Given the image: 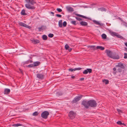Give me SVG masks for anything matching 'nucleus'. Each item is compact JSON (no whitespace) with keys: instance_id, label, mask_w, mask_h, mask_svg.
<instances>
[{"instance_id":"1","label":"nucleus","mask_w":127,"mask_h":127,"mask_svg":"<svg viewBox=\"0 0 127 127\" xmlns=\"http://www.w3.org/2000/svg\"><path fill=\"white\" fill-rule=\"evenodd\" d=\"M26 4L25 5V7L29 9H34L35 7L33 5L36 3L34 0H25Z\"/></svg>"},{"instance_id":"2","label":"nucleus","mask_w":127,"mask_h":127,"mask_svg":"<svg viewBox=\"0 0 127 127\" xmlns=\"http://www.w3.org/2000/svg\"><path fill=\"white\" fill-rule=\"evenodd\" d=\"M105 52L108 56L113 59H118L120 58V57L116 53H113L109 50H106Z\"/></svg>"},{"instance_id":"3","label":"nucleus","mask_w":127,"mask_h":127,"mask_svg":"<svg viewBox=\"0 0 127 127\" xmlns=\"http://www.w3.org/2000/svg\"><path fill=\"white\" fill-rule=\"evenodd\" d=\"M89 101V107L92 108H94L96 106L97 103L95 100L92 99L90 100Z\"/></svg>"},{"instance_id":"4","label":"nucleus","mask_w":127,"mask_h":127,"mask_svg":"<svg viewBox=\"0 0 127 127\" xmlns=\"http://www.w3.org/2000/svg\"><path fill=\"white\" fill-rule=\"evenodd\" d=\"M81 105H83L86 109H88L90 107L89 101L84 100L82 102Z\"/></svg>"},{"instance_id":"5","label":"nucleus","mask_w":127,"mask_h":127,"mask_svg":"<svg viewBox=\"0 0 127 127\" xmlns=\"http://www.w3.org/2000/svg\"><path fill=\"white\" fill-rule=\"evenodd\" d=\"M49 114V113L48 111H44L41 113V116L42 118L46 119L47 118Z\"/></svg>"},{"instance_id":"6","label":"nucleus","mask_w":127,"mask_h":127,"mask_svg":"<svg viewBox=\"0 0 127 127\" xmlns=\"http://www.w3.org/2000/svg\"><path fill=\"white\" fill-rule=\"evenodd\" d=\"M82 96V95L78 96L75 97L73 100L71 101V103H76L77 101L80 100Z\"/></svg>"},{"instance_id":"7","label":"nucleus","mask_w":127,"mask_h":127,"mask_svg":"<svg viewBox=\"0 0 127 127\" xmlns=\"http://www.w3.org/2000/svg\"><path fill=\"white\" fill-rule=\"evenodd\" d=\"M68 115L70 118L71 119L74 118L75 116V114L73 111H70Z\"/></svg>"},{"instance_id":"8","label":"nucleus","mask_w":127,"mask_h":127,"mask_svg":"<svg viewBox=\"0 0 127 127\" xmlns=\"http://www.w3.org/2000/svg\"><path fill=\"white\" fill-rule=\"evenodd\" d=\"M18 24L20 26L24 27L28 29H30L31 28L30 26L20 22H18Z\"/></svg>"},{"instance_id":"9","label":"nucleus","mask_w":127,"mask_h":127,"mask_svg":"<svg viewBox=\"0 0 127 127\" xmlns=\"http://www.w3.org/2000/svg\"><path fill=\"white\" fill-rule=\"evenodd\" d=\"M92 71V70L91 69L87 68L83 72V74H87L88 72H89V73H91Z\"/></svg>"},{"instance_id":"10","label":"nucleus","mask_w":127,"mask_h":127,"mask_svg":"<svg viewBox=\"0 0 127 127\" xmlns=\"http://www.w3.org/2000/svg\"><path fill=\"white\" fill-rule=\"evenodd\" d=\"M36 76L38 78L42 79L44 78V75L43 74L39 73L36 74Z\"/></svg>"},{"instance_id":"11","label":"nucleus","mask_w":127,"mask_h":127,"mask_svg":"<svg viewBox=\"0 0 127 127\" xmlns=\"http://www.w3.org/2000/svg\"><path fill=\"white\" fill-rule=\"evenodd\" d=\"M116 67H120L123 69H124L125 68V66L123 65V64L121 63H118V65H116Z\"/></svg>"},{"instance_id":"12","label":"nucleus","mask_w":127,"mask_h":127,"mask_svg":"<svg viewBox=\"0 0 127 127\" xmlns=\"http://www.w3.org/2000/svg\"><path fill=\"white\" fill-rule=\"evenodd\" d=\"M31 41L32 42V43H33L34 44H36L40 42L39 41V40L37 39H32L31 40Z\"/></svg>"},{"instance_id":"13","label":"nucleus","mask_w":127,"mask_h":127,"mask_svg":"<svg viewBox=\"0 0 127 127\" xmlns=\"http://www.w3.org/2000/svg\"><path fill=\"white\" fill-rule=\"evenodd\" d=\"M10 91V89H5L4 91V94H8L9 93Z\"/></svg>"},{"instance_id":"14","label":"nucleus","mask_w":127,"mask_h":127,"mask_svg":"<svg viewBox=\"0 0 127 127\" xmlns=\"http://www.w3.org/2000/svg\"><path fill=\"white\" fill-rule=\"evenodd\" d=\"M80 25L82 26H86L88 25V23L87 22L84 21H82L80 22Z\"/></svg>"},{"instance_id":"15","label":"nucleus","mask_w":127,"mask_h":127,"mask_svg":"<svg viewBox=\"0 0 127 127\" xmlns=\"http://www.w3.org/2000/svg\"><path fill=\"white\" fill-rule=\"evenodd\" d=\"M66 8L67 10L68 11L73 12L74 11L73 9L70 7H67Z\"/></svg>"},{"instance_id":"16","label":"nucleus","mask_w":127,"mask_h":127,"mask_svg":"<svg viewBox=\"0 0 127 127\" xmlns=\"http://www.w3.org/2000/svg\"><path fill=\"white\" fill-rule=\"evenodd\" d=\"M40 64V62L39 61L34 62L33 63L34 66L35 67L38 66Z\"/></svg>"},{"instance_id":"17","label":"nucleus","mask_w":127,"mask_h":127,"mask_svg":"<svg viewBox=\"0 0 127 127\" xmlns=\"http://www.w3.org/2000/svg\"><path fill=\"white\" fill-rule=\"evenodd\" d=\"M76 15L77 16L82 17L84 18H85V19H88V17H86L85 16H84L83 15H81L78 14H76Z\"/></svg>"},{"instance_id":"18","label":"nucleus","mask_w":127,"mask_h":127,"mask_svg":"<svg viewBox=\"0 0 127 127\" xmlns=\"http://www.w3.org/2000/svg\"><path fill=\"white\" fill-rule=\"evenodd\" d=\"M93 22L96 24L99 25L100 26H102L103 24L102 23H100L98 21L96 20H94L93 21Z\"/></svg>"},{"instance_id":"19","label":"nucleus","mask_w":127,"mask_h":127,"mask_svg":"<svg viewBox=\"0 0 127 127\" xmlns=\"http://www.w3.org/2000/svg\"><path fill=\"white\" fill-rule=\"evenodd\" d=\"M104 49V47L100 46H97L96 48V49H100L101 50H103Z\"/></svg>"},{"instance_id":"20","label":"nucleus","mask_w":127,"mask_h":127,"mask_svg":"<svg viewBox=\"0 0 127 127\" xmlns=\"http://www.w3.org/2000/svg\"><path fill=\"white\" fill-rule=\"evenodd\" d=\"M110 32V33L112 35V36H116L117 35V33H116L115 32Z\"/></svg>"},{"instance_id":"21","label":"nucleus","mask_w":127,"mask_h":127,"mask_svg":"<svg viewBox=\"0 0 127 127\" xmlns=\"http://www.w3.org/2000/svg\"><path fill=\"white\" fill-rule=\"evenodd\" d=\"M21 14L23 15H27V14L25 13V11L24 9H23L22 11Z\"/></svg>"},{"instance_id":"22","label":"nucleus","mask_w":127,"mask_h":127,"mask_svg":"<svg viewBox=\"0 0 127 127\" xmlns=\"http://www.w3.org/2000/svg\"><path fill=\"white\" fill-rule=\"evenodd\" d=\"M59 26L60 27H62V20H60L59 22Z\"/></svg>"},{"instance_id":"23","label":"nucleus","mask_w":127,"mask_h":127,"mask_svg":"<svg viewBox=\"0 0 127 127\" xmlns=\"http://www.w3.org/2000/svg\"><path fill=\"white\" fill-rule=\"evenodd\" d=\"M103 82L104 83L106 84H107L109 83V81L108 80L104 79L102 80Z\"/></svg>"},{"instance_id":"24","label":"nucleus","mask_w":127,"mask_h":127,"mask_svg":"<svg viewBox=\"0 0 127 127\" xmlns=\"http://www.w3.org/2000/svg\"><path fill=\"white\" fill-rule=\"evenodd\" d=\"M42 38L43 40H46L47 39V37L46 35H44L42 36Z\"/></svg>"},{"instance_id":"25","label":"nucleus","mask_w":127,"mask_h":127,"mask_svg":"<svg viewBox=\"0 0 127 127\" xmlns=\"http://www.w3.org/2000/svg\"><path fill=\"white\" fill-rule=\"evenodd\" d=\"M98 9L99 10H100L102 11H106V9L105 8H100Z\"/></svg>"},{"instance_id":"26","label":"nucleus","mask_w":127,"mask_h":127,"mask_svg":"<svg viewBox=\"0 0 127 127\" xmlns=\"http://www.w3.org/2000/svg\"><path fill=\"white\" fill-rule=\"evenodd\" d=\"M70 23L72 24L76 25L77 24L76 23V22L75 21H72L70 22Z\"/></svg>"},{"instance_id":"27","label":"nucleus","mask_w":127,"mask_h":127,"mask_svg":"<svg viewBox=\"0 0 127 127\" xmlns=\"http://www.w3.org/2000/svg\"><path fill=\"white\" fill-rule=\"evenodd\" d=\"M22 125L20 124H14L12 125V126L14 127H18L19 126H22Z\"/></svg>"},{"instance_id":"28","label":"nucleus","mask_w":127,"mask_h":127,"mask_svg":"<svg viewBox=\"0 0 127 127\" xmlns=\"http://www.w3.org/2000/svg\"><path fill=\"white\" fill-rule=\"evenodd\" d=\"M62 93L61 92H58L56 94V95L58 96L62 95Z\"/></svg>"},{"instance_id":"29","label":"nucleus","mask_w":127,"mask_h":127,"mask_svg":"<svg viewBox=\"0 0 127 127\" xmlns=\"http://www.w3.org/2000/svg\"><path fill=\"white\" fill-rule=\"evenodd\" d=\"M107 37L106 35L105 34H103L102 35V37L103 39H105Z\"/></svg>"},{"instance_id":"30","label":"nucleus","mask_w":127,"mask_h":127,"mask_svg":"<svg viewBox=\"0 0 127 127\" xmlns=\"http://www.w3.org/2000/svg\"><path fill=\"white\" fill-rule=\"evenodd\" d=\"M95 46H89L88 47L92 48L94 50H96V48H95Z\"/></svg>"},{"instance_id":"31","label":"nucleus","mask_w":127,"mask_h":127,"mask_svg":"<svg viewBox=\"0 0 127 127\" xmlns=\"http://www.w3.org/2000/svg\"><path fill=\"white\" fill-rule=\"evenodd\" d=\"M38 114V113L36 111L33 113L32 115L34 116H37Z\"/></svg>"},{"instance_id":"32","label":"nucleus","mask_w":127,"mask_h":127,"mask_svg":"<svg viewBox=\"0 0 127 127\" xmlns=\"http://www.w3.org/2000/svg\"><path fill=\"white\" fill-rule=\"evenodd\" d=\"M65 48L66 50H67L69 48V46L68 44H66L65 46Z\"/></svg>"},{"instance_id":"33","label":"nucleus","mask_w":127,"mask_h":127,"mask_svg":"<svg viewBox=\"0 0 127 127\" xmlns=\"http://www.w3.org/2000/svg\"><path fill=\"white\" fill-rule=\"evenodd\" d=\"M116 36L120 38L123 39V38L122 36L118 34V33H117Z\"/></svg>"},{"instance_id":"34","label":"nucleus","mask_w":127,"mask_h":127,"mask_svg":"<svg viewBox=\"0 0 127 127\" xmlns=\"http://www.w3.org/2000/svg\"><path fill=\"white\" fill-rule=\"evenodd\" d=\"M54 34H53L50 33L48 35V36L49 37L52 38L53 37Z\"/></svg>"},{"instance_id":"35","label":"nucleus","mask_w":127,"mask_h":127,"mask_svg":"<svg viewBox=\"0 0 127 127\" xmlns=\"http://www.w3.org/2000/svg\"><path fill=\"white\" fill-rule=\"evenodd\" d=\"M67 25V23L66 21H64L63 23V26L64 27H65Z\"/></svg>"},{"instance_id":"36","label":"nucleus","mask_w":127,"mask_h":127,"mask_svg":"<svg viewBox=\"0 0 127 127\" xmlns=\"http://www.w3.org/2000/svg\"><path fill=\"white\" fill-rule=\"evenodd\" d=\"M121 68L118 67V69H117V70L119 72H121L122 71V69Z\"/></svg>"},{"instance_id":"37","label":"nucleus","mask_w":127,"mask_h":127,"mask_svg":"<svg viewBox=\"0 0 127 127\" xmlns=\"http://www.w3.org/2000/svg\"><path fill=\"white\" fill-rule=\"evenodd\" d=\"M75 71L76 70H81L82 68L81 67H78L74 68Z\"/></svg>"},{"instance_id":"38","label":"nucleus","mask_w":127,"mask_h":127,"mask_svg":"<svg viewBox=\"0 0 127 127\" xmlns=\"http://www.w3.org/2000/svg\"><path fill=\"white\" fill-rule=\"evenodd\" d=\"M75 18L77 19V20L79 21L82 20V19L79 17H75Z\"/></svg>"},{"instance_id":"39","label":"nucleus","mask_w":127,"mask_h":127,"mask_svg":"<svg viewBox=\"0 0 127 127\" xmlns=\"http://www.w3.org/2000/svg\"><path fill=\"white\" fill-rule=\"evenodd\" d=\"M28 67H34V66L33 64H30L29 65H28Z\"/></svg>"},{"instance_id":"40","label":"nucleus","mask_w":127,"mask_h":127,"mask_svg":"<svg viewBox=\"0 0 127 127\" xmlns=\"http://www.w3.org/2000/svg\"><path fill=\"white\" fill-rule=\"evenodd\" d=\"M57 10L59 12H61L62 11V10L60 8H57Z\"/></svg>"},{"instance_id":"41","label":"nucleus","mask_w":127,"mask_h":127,"mask_svg":"<svg viewBox=\"0 0 127 127\" xmlns=\"http://www.w3.org/2000/svg\"><path fill=\"white\" fill-rule=\"evenodd\" d=\"M68 70L69 71H71V72L75 71L74 68L72 69V68H70Z\"/></svg>"},{"instance_id":"42","label":"nucleus","mask_w":127,"mask_h":127,"mask_svg":"<svg viewBox=\"0 0 127 127\" xmlns=\"http://www.w3.org/2000/svg\"><path fill=\"white\" fill-rule=\"evenodd\" d=\"M124 59H127V53H125L124 54Z\"/></svg>"},{"instance_id":"43","label":"nucleus","mask_w":127,"mask_h":127,"mask_svg":"<svg viewBox=\"0 0 127 127\" xmlns=\"http://www.w3.org/2000/svg\"><path fill=\"white\" fill-rule=\"evenodd\" d=\"M117 123L118 124L121 125L122 124V123L120 121H118L117 122Z\"/></svg>"},{"instance_id":"44","label":"nucleus","mask_w":127,"mask_h":127,"mask_svg":"<svg viewBox=\"0 0 127 127\" xmlns=\"http://www.w3.org/2000/svg\"><path fill=\"white\" fill-rule=\"evenodd\" d=\"M42 26L41 27L38 28V30L39 31H41L42 30Z\"/></svg>"},{"instance_id":"45","label":"nucleus","mask_w":127,"mask_h":127,"mask_svg":"<svg viewBox=\"0 0 127 127\" xmlns=\"http://www.w3.org/2000/svg\"><path fill=\"white\" fill-rule=\"evenodd\" d=\"M56 16L59 17H62V15H61L59 14H56Z\"/></svg>"},{"instance_id":"46","label":"nucleus","mask_w":127,"mask_h":127,"mask_svg":"<svg viewBox=\"0 0 127 127\" xmlns=\"http://www.w3.org/2000/svg\"><path fill=\"white\" fill-rule=\"evenodd\" d=\"M25 63L26 64H28L30 63L29 61L28 60V61H26Z\"/></svg>"},{"instance_id":"47","label":"nucleus","mask_w":127,"mask_h":127,"mask_svg":"<svg viewBox=\"0 0 127 127\" xmlns=\"http://www.w3.org/2000/svg\"><path fill=\"white\" fill-rule=\"evenodd\" d=\"M84 78H80V81H82L84 80Z\"/></svg>"},{"instance_id":"48","label":"nucleus","mask_w":127,"mask_h":127,"mask_svg":"<svg viewBox=\"0 0 127 127\" xmlns=\"http://www.w3.org/2000/svg\"><path fill=\"white\" fill-rule=\"evenodd\" d=\"M117 111L119 112H122V110L119 109H117Z\"/></svg>"},{"instance_id":"49","label":"nucleus","mask_w":127,"mask_h":127,"mask_svg":"<svg viewBox=\"0 0 127 127\" xmlns=\"http://www.w3.org/2000/svg\"><path fill=\"white\" fill-rule=\"evenodd\" d=\"M71 78L72 79H74L75 78V77L74 76H71Z\"/></svg>"},{"instance_id":"50","label":"nucleus","mask_w":127,"mask_h":127,"mask_svg":"<svg viewBox=\"0 0 127 127\" xmlns=\"http://www.w3.org/2000/svg\"><path fill=\"white\" fill-rule=\"evenodd\" d=\"M116 69L115 67H114L113 68V70L114 71H116Z\"/></svg>"},{"instance_id":"51","label":"nucleus","mask_w":127,"mask_h":127,"mask_svg":"<svg viewBox=\"0 0 127 127\" xmlns=\"http://www.w3.org/2000/svg\"><path fill=\"white\" fill-rule=\"evenodd\" d=\"M72 50V49L71 48H70L69 49H68V51L69 52H70L71 50Z\"/></svg>"},{"instance_id":"52","label":"nucleus","mask_w":127,"mask_h":127,"mask_svg":"<svg viewBox=\"0 0 127 127\" xmlns=\"http://www.w3.org/2000/svg\"><path fill=\"white\" fill-rule=\"evenodd\" d=\"M29 61L30 63H32L33 62V61L32 60H29Z\"/></svg>"},{"instance_id":"53","label":"nucleus","mask_w":127,"mask_h":127,"mask_svg":"<svg viewBox=\"0 0 127 127\" xmlns=\"http://www.w3.org/2000/svg\"><path fill=\"white\" fill-rule=\"evenodd\" d=\"M116 71H114V72H113V74H116Z\"/></svg>"},{"instance_id":"54","label":"nucleus","mask_w":127,"mask_h":127,"mask_svg":"<svg viewBox=\"0 0 127 127\" xmlns=\"http://www.w3.org/2000/svg\"><path fill=\"white\" fill-rule=\"evenodd\" d=\"M19 70L20 71L21 73H23V71L21 70V69H20Z\"/></svg>"},{"instance_id":"55","label":"nucleus","mask_w":127,"mask_h":127,"mask_svg":"<svg viewBox=\"0 0 127 127\" xmlns=\"http://www.w3.org/2000/svg\"><path fill=\"white\" fill-rule=\"evenodd\" d=\"M51 13L53 15H54V13L52 12H51Z\"/></svg>"},{"instance_id":"56","label":"nucleus","mask_w":127,"mask_h":127,"mask_svg":"<svg viewBox=\"0 0 127 127\" xmlns=\"http://www.w3.org/2000/svg\"><path fill=\"white\" fill-rule=\"evenodd\" d=\"M125 45L127 47V43H125Z\"/></svg>"},{"instance_id":"57","label":"nucleus","mask_w":127,"mask_h":127,"mask_svg":"<svg viewBox=\"0 0 127 127\" xmlns=\"http://www.w3.org/2000/svg\"><path fill=\"white\" fill-rule=\"evenodd\" d=\"M119 19L120 20H122V18H120V17H119Z\"/></svg>"},{"instance_id":"58","label":"nucleus","mask_w":127,"mask_h":127,"mask_svg":"<svg viewBox=\"0 0 127 127\" xmlns=\"http://www.w3.org/2000/svg\"><path fill=\"white\" fill-rule=\"evenodd\" d=\"M122 125H123L124 126H125L126 125L124 123H122Z\"/></svg>"}]
</instances>
